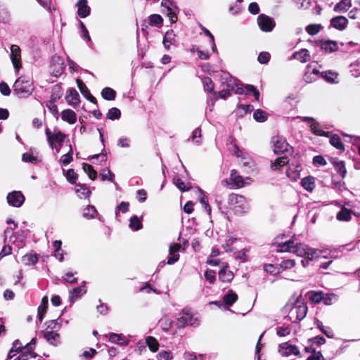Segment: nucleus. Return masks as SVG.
Instances as JSON below:
<instances>
[{"label": "nucleus", "mask_w": 360, "mask_h": 360, "mask_svg": "<svg viewBox=\"0 0 360 360\" xmlns=\"http://www.w3.org/2000/svg\"><path fill=\"white\" fill-rule=\"evenodd\" d=\"M331 25L335 28L343 30H345L348 24L347 19L344 16H337L331 19Z\"/></svg>", "instance_id": "21"}, {"label": "nucleus", "mask_w": 360, "mask_h": 360, "mask_svg": "<svg viewBox=\"0 0 360 360\" xmlns=\"http://www.w3.org/2000/svg\"><path fill=\"white\" fill-rule=\"evenodd\" d=\"M288 162V160L285 157H280L276 158L271 164V169L272 170H280L284 165Z\"/></svg>", "instance_id": "34"}, {"label": "nucleus", "mask_w": 360, "mask_h": 360, "mask_svg": "<svg viewBox=\"0 0 360 360\" xmlns=\"http://www.w3.org/2000/svg\"><path fill=\"white\" fill-rule=\"evenodd\" d=\"M181 245L179 243H172L169 247V256L167 259L168 264H173L179 259V252L181 250Z\"/></svg>", "instance_id": "17"}, {"label": "nucleus", "mask_w": 360, "mask_h": 360, "mask_svg": "<svg viewBox=\"0 0 360 360\" xmlns=\"http://www.w3.org/2000/svg\"><path fill=\"white\" fill-rule=\"evenodd\" d=\"M61 119L70 124H73L77 121V115L72 110L65 109L61 112Z\"/></svg>", "instance_id": "22"}, {"label": "nucleus", "mask_w": 360, "mask_h": 360, "mask_svg": "<svg viewBox=\"0 0 360 360\" xmlns=\"http://www.w3.org/2000/svg\"><path fill=\"white\" fill-rule=\"evenodd\" d=\"M38 262V257L34 252H29L22 257V262L27 266L35 264Z\"/></svg>", "instance_id": "29"}, {"label": "nucleus", "mask_w": 360, "mask_h": 360, "mask_svg": "<svg viewBox=\"0 0 360 360\" xmlns=\"http://www.w3.org/2000/svg\"><path fill=\"white\" fill-rule=\"evenodd\" d=\"M8 203L15 207H20L25 201V197L20 191H13L7 196Z\"/></svg>", "instance_id": "15"}, {"label": "nucleus", "mask_w": 360, "mask_h": 360, "mask_svg": "<svg viewBox=\"0 0 360 360\" xmlns=\"http://www.w3.org/2000/svg\"><path fill=\"white\" fill-rule=\"evenodd\" d=\"M13 89V92L20 98H27L34 90L33 82L30 77L22 76L15 80Z\"/></svg>", "instance_id": "4"}, {"label": "nucleus", "mask_w": 360, "mask_h": 360, "mask_svg": "<svg viewBox=\"0 0 360 360\" xmlns=\"http://www.w3.org/2000/svg\"><path fill=\"white\" fill-rule=\"evenodd\" d=\"M173 182L176 186L181 191H186L189 190V186L185 184V183L182 181L179 178H174Z\"/></svg>", "instance_id": "61"}, {"label": "nucleus", "mask_w": 360, "mask_h": 360, "mask_svg": "<svg viewBox=\"0 0 360 360\" xmlns=\"http://www.w3.org/2000/svg\"><path fill=\"white\" fill-rule=\"evenodd\" d=\"M254 119L259 122H263L267 119V114L264 111L258 109L253 114Z\"/></svg>", "instance_id": "54"}, {"label": "nucleus", "mask_w": 360, "mask_h": 360, "mask_svg": "<svg viewBox=\"0 0 360 360\" xmlns=\"http://www.w3.org/2000/svg\"><path fill=\"white\" fill-rule=\"evenodd\" d=\"M129 228L133 231H138L142 228V223L137 216H133L129 220Z\"/></svg>", "instance_id": "43"}, {"label": "nucleus", "mask_w": 360, "mask_h": 360, "mask_svg": "<svg viewBox=\"0 0 360 360\" xmlns=\"http://www.w3.org/2000/svg\"><path fill=\"white\" fill-rule=\"evenodd\" d=\"M301 171L300 166L297 165L295 168L292 169L291 167L288 168L286 170V175L292 181H296L300 178V172Z\"/></svg>", "instance_id": "40"}, {"label": "nucleus", "mask_w": 360, "mask_h": 360, "mask_svg": "<svg viewBox=\"0 0 360 360\" xmlns=\"http://www.w3.org/2000/svg\"><path fill=\"white\" fill-rule=\"evenodd\" d=\"M102 96L104 99L108 101L114 100L115 98L116 92L110 87H105L101 91Z\"/></svg>", "instance_id": "45"}, {"label": "nucleus", "mask_w": 360, "mask_h": 360, "mask_svg": "<svg viewBox=\"0 0 360 360\" xmlns=\"http://www.w3.org/2000/svg\"><path fill=\"white\" fill-rule=\"evenodd\" d=\"M223 79H224V82H222V84L225 85L226 88L230 91H234L238 94L243 93V89L240 84L237 83V81L229 74L225 73Z\"/></svg>", "instance_id": "12"}, {"label": "nucleus", "mask_w": 360, "mask_h": 360, "mask_svg": "<svg viewBox=\"0 0 360 360\" xmlns=\"http://www.w3.org/2000/svg\"><path fill=\"white\" fill-rule=\"evenodd\" d=\"M77 6L78 8L77 14L80 18H86L90 14V7L87 5L86 0H79Z\"/></svg>", "instance_id": "20"}, {"label": "nucleus", "mask_w": 360, "mask_h": 360, "mask_svg": "<svg viewBox=\"0 0 360 360\" xmlns=\"http://www.w3.org/2000/svg\"><path fill=\"white\" fill-rule=\"evenodd\" d=\"M228 205L229 208L238 215L243 214L248 212L249 210V205L245 198L236 193H231L229 195Z\"/></svg>", "instance_id": "5"}, {"label": "nucleus", "mask_w": 360, "mask_h": 360, "mask_svg": "<svg viewBox=\"0 0 360 360\" xmlns=\"http://www.w3.org/2000/svg\"><path fill=\"white\" fill-rule=\"evenodd\" d=\"M19 352H22V345L20 341L16 340L13 342L12 348L8 354V358L9 359H13Z\"/></svg>", "instance_id": "41"}, {"label": "nucleus", "mask_w": 360, "mask_h": 360, "mask_svg": "<svg viewBox=\"0 0 360 360\" xmlns=\"http://www.w3.org/2000/svg\"><path fill=\"white\" fill-rule=\"evenodd\" d=\"M257 24L260 30L265 32H271L275 27L274 20L264 14L258 16Z\"/></svg>", "instance_id": "14"}, {"label": "nucleus", "mask_w": 360, "mask_h": 360, "mask_svg": "<svg viewBox=\"0 0 360 360\" xmlns=\"http://www.w3.org/2000/svg\"><path fill=\"white\" fill-rule=\"evenodd\" d=\"M293 57L300 60L301 63H307L310 60L311 56L307 49H302L300 51L295 52L293 54Z\"/></svg>", "instance_id": "30"}, {"label": "nucleus", "mask_w": 360, "mask_h": 360, "mask_svg": "<svg viewBox=\"0 0 360 360\" xmlns=\"http://www.w3.org/2000/svg\"><path fill=\"white\" fill-rule=\"evenodd\" d=\"M273 151L275 153H283L289 151L290 146L285 138L281 136H275L271 139Z\"/></svg>", "instance_id": "9"}, {"label": "nucleus", "mask_w": 360, "mask_h": 360, "mask_svg": "<svg viewBox=\"0 0 360 360\" xmlns=\"http://www.w3.org/2000/svg\"><path fill=\"white\" fill-rule=\"evenodd\" d=\"M321 28L319 24H311L307 26L306 31L310 35H315L318 34Z\"/></svg>", "instance_id": "57"}, {"label": "nucleus", "mask_w": 360, "mask_h": 360, "mask_svg": "<svg viewBox=\"0 0 360 360\" xmlns=\"http://www.w3.org/2000/svg\"><path fill=\"white\" fill-rule=\"evenodd\" d=\"M173 355L171 352L162 350L158 354L159 360H172Z\"/></svg>", "instance_id": "63"}, {"label": "nucleus", "mask_w": 360, "mask_h": 360, "mask_svg": "<svg viewBox=\"0 0 360 360\" xmlns=\"http://www.w3.org/2000/svg\"><path fill=\"white\" fill-rule=\"evenodd\" d=\"M47 305H48V297L46 296H44L42 298L41 302L37 309L38 317L41 322L42 321V320L44 319V316L46 311Z\"/></svg>", "instance_id": "37"}, {"label": "nucleus", "mask_w": 360, "mask_h": 360, "mask_svg": "<svg viewBox=\"0 0 360 360\" xmlns=\"http://www.w3.org/2000/svg\"><path fill=\"white\" fill-rule=\"evenodd\" d=\"M200 324V316L198 314L184 311L182 315L176 319V325L179 328L186 326L198 327Z\"/></svg>", "instance_id": "6"}, {"label": "nucleus", "mask_w": 360, "mask_h": 360, "mask_svg": "<svg viewBox=\"0 0 360 360\" xmlns=\"http://www.w3.org/2000/svg\"><path fill=\"white\" fill-rule=\"evenodd\" d=\"M238 299L237 295L233 291H230L227 295L224 296V302L229 306L232 305Z\"/></svg>", "instance_id": "48"}, {"label": "nucleus", "mask_w": 360, "mask_h": 360, "mask_svg": "<svg viewBox=\"0 0 360 360\" xmlns=\"http://www.w3.org/2000/svg\"><path fill=\"white\" fill-rule=\"evenodd\" d=\"M202 84L205 90L211 92L214 89V84L212 79L209 77H204L202 79Z\"/></svg>", "instance_id": "64"}, {"label": "nucleus", "mask_w": 360, "mask_h": 360, "mask_svg": "<svg viewBox=\"0 0 360 360\" xmlns=\"http://www.w3.org/2000/svg\"><path fill=\"white\" fill-rule=\"evenodd\" d=\"M82 167L84 171L88 174L91 179L94 180L96 178L97 173L91 165L83 163Z\"/></svg>", "instance_id": "49"}, {"label": "nucleus", "mask_w": 360, "mask_h": 360, "mask_svg": "<svg viewBox=\"0 0 360 360\" xmlns=\"http://www.w3.org/2000/svg\"><path fill=\"white\" fill-rule=\"evenodd\" d=\"M44 338L49 344L57 346L60 342V338L59 333L55 330H49L44 333Z\"/></svg>", "instance_id": "19"}, {"label": "nucleus", "mask_w": 360, "mask_h": 360, "mask_svg": "<svg viewBox=\"0 0 360 360\" xmlns=\"http://www.w3.org/2000/svg\"><path fill=\"white\" fill-rule=\"evenodd\" d=\"M352 6L351 0H342L334 7V11L340 13L346 12Z\"/></svg>", "instance_id": "35"}, {"label": "nucleus", "mask_w": 360, "mask_h": 360, "mask_svg": "<svg viewBox=\"0 0 360 360\" xmlns=\"http://www.w3.org/2000/svg\"><path fill=\"white\" fill-rule=\"evenodd\" d=\"M75 193L81 199L89 198L91 194V191L88 187L80 184L76 186Z\"/></svg>", "instance_id": "31"}, {"label": "nucleus", "mask_w": 360, "mask_h": 360, "mask_svg": "<svg viewBox=\"0 0 360 360\" xmlns=\"http://www.w3.org/2000/svg\"><path fill=\"white\" fill-rule=\"evenodd\" d=\"M121 115L120 110L117 108H112L107 113V117L111 120L119 119Z\"/></svg>", "instance_id": "56"}, {"label": "nucleus", "mask_w": 360, "mask_h": 360, "mask_svg": "<svg viewBox=\"0 0 360 360\" xmlns=\"http://www.w3.org/2000/svg\"><path fill=\"white\" fill-rule=\"evenodd\" d=\"M301 184L307 191L311 192L315 188V180L312 176H307L302 179Z\"/></svg>", "instance_id": "33"}, {"label": "nucleus", "mask_w": 360, "mask_h": 360, "mask_svg": "<svg viewBox=\"0 0 360 360\" xmlns=\"http://www.w3.org/2000/svg\"><path fill=\"white\" fill-rule=\"evenodd\" d=\"M270 58L271 56L269 52L263 51L259 54L257 60L261 64H266L269 61Z\"/></svg>", "instance_id": "60"}, {"label": "nucleus", "mask_w": 360, "mask_h": 360, "mask_svg": "<svg viewBox=\"0 0 360 360\" xmlns=\"http://www.w3.org/2000/svg\"><path fill=\"white\" fill-rule=\"evenodd\" d=\"M162 18L158 14H153L150 15L149 22L150 25H158L162 22Z\"/></svg>", "instance_id": "62"}, {"label": "nucleus", "mask_w": 360, "mask_h": 360, "mask_svg": "<svg viewBox=\"0 0 360 360\" xmlns=\"http://www.w3.org/2000/svg\"><path fill=\"white\" fill-rule=\"evenodd\" d=\"M195 193L201 205L204 207L208 214L211 213V207L208 203V199L200 189H197Z\"/></svg>", "instance_id": "26"}, {"label": "nucleus", "mask_w": 360, "mask_h": 360, "mask_svg": "<svg viewBox=\"0 0 360 360\" xmlns=\"http://www.w3.org/2000/svg\"><path fill=\"white\" fill-rule=\"evenodd\" d=\"M176 42V35L173 30L167 31L163 38V45L165 49H169V47Z\"/></svg>", "instance_id": "24"}, {"label": "nucleus", "mask_w": 360, "mask_h": 360, "mask_svg": "<svg viewBox=\"0 0 360 360\" xmlns=\"http://www.w3.org/2000/svg\"><path fill=\"white\" fill-rule=\"evenodd\" d=\"M146 344L152 352H156L159 348V343L158 340L153 336H148L146 338Z\"/></svg>", "instance_id": "38"}, {"label": "nucleus", "mask_w": 360, "mask_h": 360, "mask_svg": "<svg viewBox=\"0 0 360 360\" xmlns=\"http://www.w3.org/2000/svg\"><path fill=\"white\" fill-rule=\"evenodd\" d=\"M10 59L16 73H18L22 67L21 50L18 45L13 44L11 46Z\"/></svg>", "instance_id": "10"}, {"label": "nucleus", "mask_w": 360, "mask_h": 360, "mask_svg": "<svg viewBox=\"0 0 360 360\" xmlns=\"http://www.w3.org/2000/svg\"><path fill=\"white\" fill-rule=\"evenodd\" d=\"M161 328L164 331H168L172 326L173 321L165 316L160 320Z\"/></svg>", "instance_id": "47"}, {"label": "nucleus", "mask_w": 360, "mask_h": 360, "mask_svg": "<svg viewBox=\"0 0 360 360\" xmlns=\"http://www.w3.org/2000/svg\"><path fill=\"white\" fill-rule=\"evenodd\" d=\"M47 141L51 148H55L57 153L60 152V147H56L55 143H58L60 146L66 138V135L59 130L55 129L53 132L47 128L46 129Z\"/></svg>", "instance_id": "8"}, {"label": "nucleus", "mask_w": 360, "mask_h": 360, "mask_svg": "<svg viewBox=\"0 0 360 360\" xmlns=\"http://www.w3.org/2000/svg\"><path fill=\"white\" fill-rule=\"evenodd\" d=\"M233 274L228 269V265H224L219 272V279L223 282H230L233 278Z\"/></svg>", "instance_id": "23"}, {"label": "nucleus", "mask_w": 360, "mask_h": 360, "mask_svg": "<svg viewBox=\"0 0 360 360\" xmlns=\"http://www.w3.org/2000/svg\"><path fill=\"white\" fill-rule=\"evenodd\" d=\"M330 143L333 146H334L337 149H339L340 150H345L343 143H342L340 137L337 135L331 136L330 139Z\"/></svg>", "instance_id": "50"}, {"label": "nucleus", "mask_w": 360, "mask_h": 360, "mask_svg": "<svg viewBox=\"0 0 360 360\" xmlns=\"http://www.w3.org/2000/svg\"><path fill=\"white\" fill-rule=\"evenodd\" d=\"M253 107L251 105L241 104L237 106L236 112L238 115L242 117L248 112L252 111Z\"/></svg>", "instance_id": "46"}, {"label": "nucleus", "mask_w": 360, "mask_h": 360, "mask_svg": "<svg viewBox=\"0 0 360 360\" xmlns=\"http://www.w3.org/2000/svg\"><path fill=\"white\" fill-rule=\"evenodd\" d=\"M72 148L71 145H69V151L60 158V162L63 165H67L69 163H70V162H72Z\"/></svg>", "instance_id": "52"}, {"label": "nucleus", "mask_w": 360, "mask_h": 360, "mask_svg": "<svg viewBox=\"0 0 360 360\" xmlns=\"http://www.w3.org/2000/svg\"><path fill=\"white\" fill-rule=\"evenodd\" d=\"M36 339L33 338L28 344L24 347H22V352L26 354L27 356H33V350L35 347Z\"/></svg>", "instance_id": "44"}, {"label": "nucleus", "mask_w": 360, "mask_h": 360, "mask_svg": "<svg viewBox=\"0 0 360 360\" xmlns=\"http://www.w3.org/2000/svg\"><path fill=\"white\" fill-rule=\"evenodd\" d=\"M251 179L247 177L243 179L237 171L233 169L231 172L230 177L229 179H224L221 181V185L224 186H231L232 188H239L245 186L246 184H250Z\"/></svg>", "instance_id": "7"}, {"label": "nucleus", "mask_w": 360, "mask_h": 360, "mask_svg": "<svg viewBox=\"0 0 360 360\" xmlns=\"http://www.w3.org/2000/svg\"><path fill=\"white\" fill-rule=\"evenodd\" d=\"M100 177L102 181L108 180L110 181H112L114 174L111 173L108 168H104L100 173Z\"/></svg>", "instance_id": "53"}, {"label": "nucleus", "mask_w": 360, "mask_h": 360, "mask_svg": "<svg viewBox=\"0 0 360 360\" xmlns=\"http://www.w3.org/2000/svg\"><path fill=\"white\" fill-rule=\"evenodd\" d=\"M311 131L313 134L317 136H326V133L324 132L322 129L319 127V124L316 122H313L310 124Z\"/></svg>", "instance_id": "55"}, {"label": "nucleus", "mask_w": 360, "mask_h": 360, "mask_svg": "<svg viewBox=\"0 0 360 360\" xmlns=\"http://www.w3.org/2000/svg\"><path fill=\"white\" fill-rule=\"evenodd\" d=\"M321 48L327 53H332L338 49V45L335 41L326 40L321 43Z\"/></svg>", "instance_id": "27"}, {"label": "nucleus", "mask_w": 360, "mask_h": 360, "mask_svg": "<svg viewBox=\"0 0 360 360\" xmlns=\"http://www.w3.org/2000/svg\"><path fill=\"white\" fill-rule=\"evenodd\" d=\"M323 77L329 82H335L338 79V74L333 71H326L322 73Z\"/></svg>", "instance_id": "58"}, {"label": "nucleus", "mask_w": 360, "mask_h": 360, "mask_svg": "<svg viewBox=\"0 0 360 360\" xmlns=\"http://www.w3.org/2000/svg\"><path fill=\"white\" fill-rule=\"evenodd\" d=\"M109 340L115 344H118L120 345H127L129 342V340L122 334L117 333H110L109 335Z\"/></svg>", "instance_id": "25"}, {"label": "nucleus", "mask_w": 360, "mask_h": 360, "mask_svg": "<svg viewBox=\"0 0 360 360\" xmlns=\"http://www.w3.org/2000/svg\"><path fill=\"white\" fill-rule=\"evenodd\" d=\"M229 149L231 155L237 158L238 164L241 166L245 172L252 174L255 172V163L246 151L240 149L238 146L232 143Z\"/></svg>", "instance_id": "3"}, {"label": "nucleus", "mask_w": 360, "mask_h": 360, "mask_svg": "<svg viewBox=\"0 0 360 360\" xmlns=\"http://www.w3.org/2000/svg\"><path fill=\"white\" fill-rule=\"evenodd\" d=\"M288 318L292 322L303 319L307 312V307L301 297H291L284 307Z\"/></svg>", "instance_id": "2"}, {"label": "nucleus", "mask_w": 360, "mask_h": 360, "mask_svg": "<svg viewBox=\"0 0 360 360\" xmlns=\"http://www.w3.org/2000/svg\"><path fill=\"white\" fill-rule=\"evenodd\" d=\"M22 159L25 162H31L33 164H37L40 162V160L37 156L33 155L31 153H25L22 155Z\"/></svg>", "instance_id": "51"}, {"label": "nucleus", "mask_w": 360, "mask_h": 360, "mask_svg": "<svg viewBox=\"0 0 360 360\" xmlns=\"http://www.w3.org/2000/svg\"><path fill=\"white\" fill-rule=\"evenodd\" d=\"M352 218V211L347 208L342 207L337 214V219L339 221H349Z\"/></svg>", "instance_id": "39"}, {"label": "nucleus", "mask_w": 360, "mask_h": 360, "mask_svg": "<svg viewBox=\"0 0 360 360\" xmlns=\"http://www.w3.org/2000/svg\"><path fill=\"white\" fill-rule=\"evenodd\" d=\"M264 271L270 274H278L281 273V267L280 265H275L271 264H266L263 266Z\"/></svg>", "instance_id": "42"}, {"label": "nucleus", "mask_w": 360, "mask_h": 360, "mask_svg": "<svg viewBox=\"0 0 360 360\" xmlns=\"http://www.w3.org/2000/svg\"><path fill=\"white\" fill-rule=\"evenodd\" d=\"M278 352L282 356L298 355L300 354V351L296 346L288 342H284L279 345Z\"/></svg>", "instance_id": "16"}, {"label": "nucleus", "mask_w": 360, "mask_h": 360, "mask_svg": "<svg viewBox=\"0 0 360 360\" xmlns=\"http://www.w3.org/2000/svg\"><path fill=\"white\" fill-rule=\"evenodd\" d=\"M161 5L166 9L167 16L169 18L171 22L174 23L176 22V13L179 12V8L176 4L170 0H162Z\"/></svg>", "instance_id": "11"}, {"label": "nucleus", "mask_w": 360, "mask_h": 360, "mask_svg": "<svg viewBox=\"0 0 360 360\" xmlns=\"http://www.w3.org/2000/svg\"><path fill=\"white\" fill-rule=\"evenodd\" d=\"M65 100L70 105L76 107L79 103V95L75 89H70L67 92Z\"/></svg>", "instance_id": "18"}, {"label": "nucleus", "mask_w": 360, "mask_h": 360, "mask_svg": "<svg viewBox=\"0 0 360 360\" xmlns=\"http://www.w3.org/2000/svg\"><path fill=\"white\" fill-rule=\"evenodd\" d=\"M86 290L84 285L74 288L72 291L70 292V300L74 301L81 297L84 294L86 293Z\"/></svg>", "instance_id": "36"}, {"label": "nucleus", "mask_w": 360, "mask_h": 360, "mask_svg": "<svg viewBox=\"0 0 360 360\" xmlns=\"http://www.w3.org/2000/svg\"><path fill=\"white\" fill-rule=\"evenodd\" d=\"M98 212L94 206L87 205L82 212V216L86 219H91L96 217Z\"/></svg>", "instance_id": "32"}, {"label": "nucleus", "mask_w": 360, "mask_h": 360, "mask_svg": "<svg viewBox=\"0 0 360 360\" xmlns=\"http://www.w3.org/2000/svg\"><path fill=\"white\" fill-rule=\"evenodd\" d=\"M279 251L292 252L298 257H304L305 260H302V264L304 267L308 266L309 261L318 259L325 252L324 250L312 248L304 243H295L293 240H289L279 245Z\"/></svg>", "instance_id": "1"}, {"label": "nucleus", "mask_w": 360, "mask_h": 360, "mask_svg": "<svg viewBox=\"0 0 360 360\" xmlns=\"http://www.w3.org/2000/svg\"><path fill=\"white\" fill-rule=\"evenodd\" d=\"M223 79H224V82H222V84L225 85L226 88L230 91H234L238 94L243 93V89L240 84L237 83V81L229 74L225 73Z\"/></svg>", "instance_id": "13"}, {"label": "nucleus", "mask_w": 360, "mask_h": 360, "mask_svg": "<svg viewBox=\"0 0 360 360\" xmlns=\"http://www.w3.org/2000/svg\"><path fill=\"white\" fill-rule=\"evenodd\" d=\"M281 272L285 269H289L295 266V261L294 259L283 260L280 264Z\"/></svg>", "instance_id": "59"}, {"label": "nucleus", "mask_w": 360, "mask_h": 360, "mask_svg": "<svg viewBox=\"0 0 360 360\" xmlns=\"http://www.w3.org/2000/svg\"><path fill=\"white\" fill-rule=\"evenodd\" d=\"M332 164L333 165L335 170L340 174V176L342 177H345L347 173L345 162L342 160L335 158L332 160Z\"/></svg>", "instance_id": "28"}]
</instances>
